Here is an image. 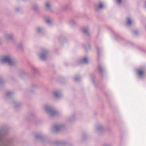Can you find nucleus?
I'll use <instances>...</instances> for the list:
<instances>
[{"label": "nucleus", "instance_id": "nucleus-9", "mask_svg": "<svg viewBox=\"0 0 146 146\" xmlns=\"http://www.w3.org/2000/svg\"><path fill=\"white\" fill-rule=\"evenodd\" d=\"M127 25L130 26L131 24V19L129 18H127Z\"/></svg>", "mask_w": 146, "mask_h": 146}, {"label": "nucleus", "instance_id": "nucleus-26", "mask_svg": "<svg viewBox=\"0 0 146 146\" xmlns=\"http://www.w3.org/2000/svg\"><path fill=\"white\" fill-rule=\"evenodd\" d=\"M19 9L18 8L17 9H16V11H19Z\"/></svg>", "mask_w": 146, "mask_h": 146}, {"label": "nucleus", "instance_id": "nucleus-23", "mask_svg": "<svg viewBox=\"0 0 146 146\" xmlns=\"http://www.w3.org/2000/svg\"><path fill=\"white\" fill-rule=\"evenodd\" d=\"M134 33L135 35H137L138 33V32L137 31H135L134 32Z\"/></svg>", "mask_w": 146, "mask_h": 146}, {"label": "nucleus", "instance_id": "nucleus-3", "mask_svg": "<svg viewBox=\"0 0 146 146\" xmlns=\"http://www.w3.org/2000/svg\"><path fill=\"white\" fill-rule=\"evenodd\" d=\"M44 52L40 55V58L42 60H44L46 58V55L48 52L46 50H44Z\"/></svg>", "mask_w": 146, "mask_h": 146}, {"label": "nucleus", "instance_id": "nucleus-5", "mask_svg": "<svg viewBox=\"0 0 146 146\" xmlns=\"http://www.w3.org/2000/svg\"><path fill=\"white\" fill-rule=\"evenodd\" d=\"M13 35L11 34H5L4 35L5 38L7 40L11 39L13 37Z\"/></svg>", "mask_w": 146, "mask_h": 146}, {"label": "nucleus", "instance_id": "nucleus-8", "mask_svg": "<svg viewBox=\"0 0 146 146\" xmlns=\"http://www.w3.org/2000/svg\"><path fill=\"white\" fill-rule=\"evenodd\" d=\"M53 94L57 98H59L61 96L60 94H59L57 92H54Z\"/></svg>", "mask_w": 146, "mask_h": 146}, {"label": "nucleus", "instance_id": "nucleus-18", "mask_svg": "<svg viewBox=\"0 0 146 146\" xmlns=\"http://www.w3.org/2000/svg\"><path fill=\"white\" fill-rule=\"evenodd\" d=\"M46 6L48 8H49L50 7V5L48 3H46L45 4Z\"/></svg>", "mask_w": 146, "mask_h": 146}, {"label": "nucleus", "instance_id": "nucleus-1", "mask_svg": "<svg viewBox=\"0 0 146 146\" xmlns=\"http://www.w3.org/2000/svg\"><path fill=\"white\" fill-rule=\"evenodd\" d=\"M0 63H7L10 66L14 65L15 62L10 56H5L0 59Z\"/></svg>", "mask_w": 146, "mask_h": 146}, {"label": "nucleus", "instance_id": "nucleus-24", "mask_svg": "<svg viewBox=\"0 0 146 146\" xmlns=\"http://www.w3.org/2000/svg\"><path fill=\"white\" fill-rule=\"evenodd\" d=\"M97 50H98V53H99V48H97Z\"/></svg>", "mask_w": 146, "mask_h": 146}, {"label": "nucleus", "instance_id": "nucleus-20", "mask_svg": "<svg viewBox=\"0 0 146 146\" xmlns=\"http://www.w3.org/2000/svg\"><path fill=\"white\" fill-rule=\"evenodd\" d=\"M42 30L41 28L40 27H39L37 29L38 31V33H40L41 32Z\"/></svg>", "mask_w": 146, "mask_h": 146}, {"label": "nucleus", "instance_id": "nucleus-12", "mask_svg": "<svg viewBox=\"0 0 146 146\" xmlns=\"http://www.w3.org/2000/svg\"><path fill=\"white\" fill-rule=\"evenodd\" d=\"M139 75L141 76H142L143 75V72L141 70H138L137 71Z\"/></svg>", "mask_w": 146, "mask_h": 146}, {"label": "nucleus", "instance_id": "nucleus-25", "mask_svg": "<svg viewBox=\"0 0 146 146\" xmlns=\"http://www.w3.org/2000/svg\"><path fill=\"white\" fill-rule=\"evenodd\" d=\"M72 22H73V21H71L70 22V23L71 24H72Z\"/></svg>", "mask_w": 146, "mask_h": 146}, {"label": "nucleus", "instance_id": "nucleus-7", "mask_svg": "<svg viewBox=\"0 0 146 146\" xmlns=\"http://www.w3.org/2000/svg\"><path fill=\"white\" fill-rule=\"evenodd\" d=\"M81 62H83L85 64H87L88 63V60L86 58H82L81 60Z\"/></svg>", "mask_w": 146, "mask_h": 146}, {"label": "nucleus", "instance_id": "nucleus-11", "mask_svg": "<svg viewBox=\"0 0 146 146\" xmlns=\"http://www.w3.org/2000/svg\"><path fill=\"white\" fill-rule=\"evenodd\" d=\"M41 135L39 134H36L35 137V138L37 139L41 138Z\"/></svg>", "mask_w": 146, "mask_h": 146}, {"label": "nucleus", "instance_id": "nucleus-16", "mask_svg": "<svg viewBox=\"0 0 146 146\" xmlns=\"http://www.w3.org/2000/svg\"><path fill=\"white\" fill-rule=\"evenodd\" d=\"M80 79V77H76L75 79H74V80L75 81H79Z\"/></svg>", "mask_w": 146, "mask_h": 146}, {"label": "nucleus", "instance_id": "nucleus-14", "mask_svg": "<svg viewBox=\"0 0 146 146\" xmlns=\"http://www.w3.org/2000/svg\"><path fill=\"white\" fill-rule=\"evenodd\" d=\"M12 94V93L10 92H8L6 94V96L7 97H9Z\"/></svg>", "mask_w": 146, "mask_h": 146}, {"label": "nucleus", "instance_id": "nucleus-2", "mask_svg": "<svg viewBox=\"0 0 146 146\" xmlns=\"http://www.w3.org/2000/svg\"><path fill=\"white\" fill-rule=\"evenodd\" d=\"M45 110L47 113L52 117L55 116L58 113L56 111L52 110L50 107L48 105L45 106Z\"/></svg>", "mask_w": 146, "mask_h": 146}, {"label": "nucleus", "instance_id": "nucleus-21", "mask_svg": "<svg viewBox=\"0 0 146 146\" xmlns=\"http://www.w3.org/2000/svg\"><path fill=\"white\" fill-rule=\"evenodd\" d=\"M117 3L119 4H120L122 2V0H116Z\"/></svg>", "mask_w": 146, "mask_h": 146}, {"label": "nucleus", "instance_id": "nucleus-19", "mask_svg": "<svg viewBox=\"0 0 146 146\" xmlns=\"http://www.w3.org/2000/svg\"><path fill=\"white\" fill-rule=\"evenodd\" d=\"M45 22L48 24H50V21L49 19H47L45 20Z\"/></svg>", "mask_w": 146, "mask_h": 146}, {"label": "nucleus", "instance_id": "nucleus-15", "mask_svg": "<svg viewBox=\"0 0 146 146\" xmlns=\"http://www.w3.org/2000/svg\"><path fill=\"white\" fill-rule=\"evenodd\" d=\"M103 129V127L102 126H98L97 128V129L99 131L101 129Z\"/></svg>", "mask_w": 146, "mask_h": 146}, {"label": "nucleus", "instance_id": "nucleus-6", "mask_svg": "<svg viewBox=\"0 0 146 146\" xmlns=\"http://www.w3.org/2000/svg\"><path fill=\"white\" fill-rule=\"evenodd\" d=\"M62 128L61 125L54 126L53 130L54 131L57 132L59 131Z\"/></svg>", "mask_w": 146, "mask_h": 146}, {"label": "nucleus", "instance_id": "nucleus-17", "mask_svg": "<svg viewBox=\"0 0 146 146\" xmlns=\"http://www.w3.org/2000/svg\"><path fill=\"white\" fill-rule=\"evenodd\" d=\"M38 8V6L36 5H35L33 8V9L34 10H35L37 9Z\"/></svg>", "mask_w": 146, "mask_h": 146}, {"label": "nucleus", "instance_id": "nucleus-4", "mask_svg": "<svg viewBox=\"0 0 146 146\" xmlns=\"http://www.w3.org/2000/svg\"><path fill=\"white\" fill-rule=\"evenodd\" d=\"M95 7L96 10H98V9H102L104 7V4L101 2H100L98 5H95Z\"/></svg>", "mask_w": 146, "mask_h": 146}, {"label": "nucleus", "instance_id": "nucleus-13", "mask_svg": "<svg viewBox=\"0 0 146 146\" xmlns=\"http://www.w3.org/2000/svg\"><path fill=\"white\" fill-rule=\"evenodd\" d=\"M98 69L100 71V72L102 73L103 72V70L102 69L101 67L100 66H98Z\"/></svg>", "mask_w": 146, "mask_h": 146}, {"label": "nucleus", "instance_id": "nucleus-10", "mask_svg": "<svg viewBox=\"0 0 146 146\" xmlns=\"http://www.w3.org/2000/svg\"><path fill=\"white\" fill-rule=\"evenodd\" d=\"M83 31L84 34L88 35V29H84Z\"/></svg>", "mask_w": 146, "mask_h": 146}, {"label": "nucleus", "instance_id": "nucleus-22", "mask_svg": "<svg viewBox=\"0 0 146 146\" xmlns=\"http://www.w3.org/2000/svg\"><path fill=\"white\" fill-rule=\"evenodd\" d=\"M3 82V80L2 79H0V84H2Z\"/></svg>", "mask_w": 146, "mask_h": 146}]
</instances>
